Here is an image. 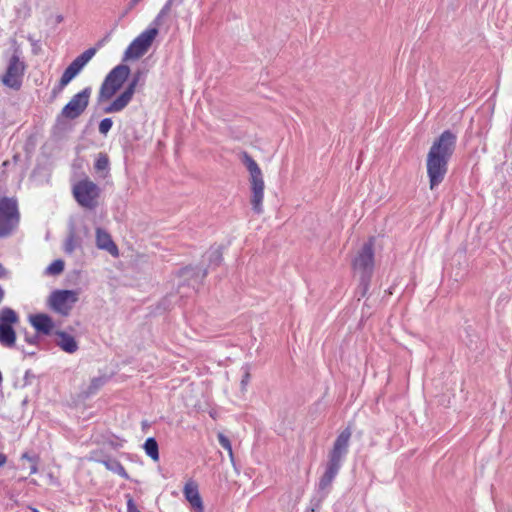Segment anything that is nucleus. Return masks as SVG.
Returning <instances> with one entry per match:
<instances>
[{"mask_svg":"<svg viewBox=\"0 0 512 512\" xmlns=\"http://www.w3.org/2000/svg\"><path fill=\"white\" fill-rule=\"evenodd\" d=\"M457 136L451 130L443 131L432 143L426 159L430 189L433 190L444 180L448 163L456 148Z\"/></svg>","mask_w":512,"mask_h":512,"instance_id":"nucleus-1","label":"nucleus"},{"mask_svg":"<svg viewBox=\"0 0 512 512\" xmlns=\"http://www.w3.org/2000/svg\"><path fill=\"white\" fill-rule=\"evenodd\" d=\"M352 432L350 427L345 428L336 438L332 450L329 452V459L323 475L318 483V490L321 497L318 502H321L328 494L329 488L337 476L342 460L348 453L349 441Z\"/></svg>","mask_w":512,"mask_h":512,"instance_id":"nucleus-2","label":"nucleus"},{"mask_svg":"<svg viewBox=\"0 0 512 512\" xmlns=\"http://www.w3.org/2000/svg\"><path fill=\"white\" fill-rule=\"evenodd\" d=\"M242 162L250 174L251 206L256 214L263 213L264 179L257 162L247 153L243 152Z\"/></svg>","mask_w":512,"mask_h":512,"instance_id":"nucleus-3","label":"nucleus"},{"mask_svg":"<svg viewBox=\"0 0 512 512\" xmlns=\"http://www.w3.org/2000/svg\"><path fill=\"white\" fill-rule=\"evenodd\" d=\"M20 221L17 199L14 197L0 198V238L12 234Z\"/></svg>","mask_w":512,"mask_h":512,"instance_id":"nucleus-4","label":"nucleus"},{"mask_svg":"<svg viewBox=\"0 0 512 512\" xmlns=\"http://www.w3.org/2000/svg\"><path fill=\"white\" fill-rule=\"evenodd\" d=\"M73 196L78 204L86 209L93 210L98 206L101 190L99 186L88 178L78 181L73 186Z\"/></svg>","mask_w":512,"mask_h":512,"instance_id":"nucleus-5","label":"nucleus"},{"mask_svg":"<svg viewBox=\"0 0 512 512\" xmlns=\"http://www.w3.org/2000/svg\"><path fill=\"white\" fill-rule=\"evenodd\" d=\"M158 33L159 30L155 26H150L140 33L125 50L123 61L142 57L149 50Z\"/></svg>","mask_w":512,"mask_h":512,"instance_id":"nucleus-6","label":"nucleus"},{"mask_svg":"<svg viewBox=\"0 0 512 512\" xmlns=\"http://www.w3.org/2000/svg\"><path fill=\"white\" fill-rule=\"evenodd\" d=\"M19 322V316L15 310L10 307H4L0 310V344L11 348L16 342V331L14 325Z\"/></svg>","mask_w":512,"mask_h":512,"instance_id":"nucleus-7","label":"nucleus"},{"mask_svg":"<svg viewBox=\"0 0 512 512\" xmlns=\"http://www.w3.org/2000/svg\"><path fill=\"white\" fill-rule=\"evenodd\" d=\"M25 70L26 64L20 60L18 50H15L9 59L5 74L0 78L2 84L15 91L20 90Z\"/></svg>","mask_w":512,"mask_h":512,"instance_id":"nucleus-8","label":"nucleus"},{"mask_svg":"<svg viewBox=\"0 0 512 512\" xmlns=\"http://www.w3.org/2000/svg\"><path fill=\"white\" fill-rule=\"evenodd\" d=\"M96 52L97 49L95 47H91L77 56L64 70L59 80L58 86L53 90V92L56 93L57 91L64 89V87H66L72 81V79L80 73L84 66L93 58Z\"/></svg>","mask_w":512,"mask_h":512,"instance_id":"nucleus-9","label":"nucleus"},{"mask_svg":"<svg viewBox=\"0 0 512 512\" xmlns=\"http://www.w3.org/2000/svg\"><path fill=\"white\" fill-rule=\"evenodd\" d=\"M77 301L78 293L74 290H55L48 298L50 308L62 316H68Z\"/></svg>","mask_w":512,"mask_h":512,"instance_id":"nucleus-10","label":"nucleus"},{"mask_svg":"<svg viewBox=\"0 0 512 512\" xmlns=\"http://www.w3.org/2000/svg\"><path fill=\"white\" fill-rule=\"evenodd\" d=\"M91 92V87H86L75 94L62 108L60 116L69 120H74L81 116L89 105Z\"/></svg>","mask_w":512,"mask_h":512,"instance_id":"nucleus-11","label":"nucleus"},{"mask_svg":"<svg viewBox=\"0 0 512 512\" xmlns=\"http://www.w3.org/2000/svg\"><path fill=\"white\" fill-rule=\"evenodd\" d=\"M374 237L363 244L353 260V268L360 275L372 276L374 269Z\"/></svg>","mask_w":512,"mask_h":512,"instance_id":"nucleus-12","label":"nucleus"},{"mask_svg":"<svg viewBox=\"0 0 512 512\" xmlns=\"http://www.w3.org/2000/svg\"><path fill=\"white\" fill-rule=\"evenodd\" d=\"M143 72L141 70H137L125 90L108 106H106L103 111L104 113H117L122 111L132 100L133 95L135 93L136 87L142 79Z\"/></svg>","mask_w":512,"mask_h":512,"instance_id":"nucleus-13","label":"nucleus"},{"mask_svg":"<svg viewBox=\"0 0 512 512\" xmlns=\"http://www.w3.org/2000/svg\"><path fill=\"white\" fill-rule=\"evenodd\" d=\"M130 68L125 64L114 67L105 77L104 81L120 89L130 75Z\"/></svg>","mask_w":512,"mask_h":512,"instance_id":"nucleus-14","label":"nucleus"},{"mask_svg":"<svg viewBox=\"0 0 512 512\" xmlns=\"http://www.w3.org/2000/svg\"><path fill=\"white\" fill-rule=\"evenodd\" d=\"M30 323L37 332H40L44 335H49L54 327L52 318L49 315L43 313L30 316Z\"/></svg>","mask_w":512,"mask_h":512,"instance_id":"nucleus-15","label":"nucleus"},{"mask_svg":"<svg viewBox=\"0 0 512 512\" xmlns=\"http://www.w3.org/2000/svg\"><path fill=\"white\" fill-rule=\"evenodd\" d=\"M96 245L99 249L108 251L111 255H118V248L110 234L102 228L96 229Z\"/></svg>","mask_w":512,"mask_h":512,"instance_id":"nucleus-16","label":"nucleus"},{"mask_svg":"<svg viewBox=\"0 0 512 512\" xmlns=\"http://www.w3.org/2000/svg\"><path fill=\"white\" fill-rule=\"evenodd\" d=\"M184 495L193 508V512H204L202 498L197 485L187 483L184 487Z\"/></svg>","mask_w":512,"mask_h":512,"instance_id":"nucleus-17","label":"nucleus"},{"mask_svg":"<svg viewBox=\"0 0 512 512\" xmlns=\"http://www.w3.org/2000/svg\"><path fill=\"white\" fill-rule=\"evenodd\" d=\"M55 334L59 337L57 345L67 353H75L78 350V343L75 338L65 331L58 330Z\"/></svg>","mask_w":512,"mask_h":512,"instance_id":"nucleus-18","label":"nucleus"},{"mask_svg":"<svg viewBox=\"0 0 512 512\" xmlns=\"http://www.w3.org/2000/svg\"><path fill=\"white\" fill-rule=\"evenodd\" d=\"M207 269H199L197 267H185L180 271V277L193 280L194 283L200 282L206 277Z\"/></svg>","mask_w":512,"mask_h":512,"instance_id":"nucleus-19","label":"nucleus"},{"mask_svg":"<svg viewBox=\"0 0 512 512\" xmlns=\"http://www.w3.org/2000/svg\"><path fill=\"white\" fill-rule=\"evenodd\" d=\"M99 462L102 463L106 467V469H108L109 471L118 474L119 476H121L122 478H124L126 480L129 479L128 473L126 472L123 465L117 459L106 458V459L99 460Z\"/></svg>","mask_w":512,"mask_h":512,"instance_id":"nucleus-20","label":"nucleus"},{"mask_svg":"<svg viewBox=\"0 0 512 512\" xmlns=\"http://www.w3.org/2000/svg\"><path fill=\"white\" fill-rule=\"evenodd\" d=\"M143 448L145 453L154 461L159 460V446L154 437H149L146 439Z\"/></svg>","mask_w":512,"mask_h":512,"instance_id":"nucleus-21","label":"nucleus"},{"mask_svg":"<svg viewBox=\"0 0 512 512\" xmlns=\"http://www.w3.org/2000/svg\"><path fill=\"white\" fill-rule=\"evenodd\" d=\"M118 90L119 89H117V87L113 86L109 82L107 83L106 81H103L98 94V102L109 100Z\"/></svg>","mask_w":512,"mask_h":512,"instance_id":"nucleus-22","label":"nucleus"},{"mask_svg":"<svg viewBox=\"0 0 512 512\" xmlns=\"http://www.w3.org/2000/svg\"><path fill=\"white\" fill-rule=\"evenodd\" d=\"M78 246L75 232L73 230L70 231L69 235L67 236L65 243H64V251L67 254H72L76 247Z\"/></svg>","mask_w":512,"mask_h":512,"instance_id":"nucleus-23","label":"nucleus"},{"mask_svg":"<svg viewBox=\"0 0 512 512\" xmlns=\"http://www.w3.org/2000/svg\"><path fill=\"white\" fill-rule=\"evenodd\" d=\"M218 441H219V444L221 445V447L228 452L231 461L234 462V454H233L232 445H231L229 438L227 436H225L223 433H219Z\"/></svg>","mask_w":512,"mask_h":512,"instance_id":"nucleus-24","label":"nucleus"},{"mask_svg":"<svg viewBox=\"0 0 512 512\" xmlns=\"http://www.w3.org/2000/svg\"><path fill=\"white\" fill-rule=\"evenodd\" d=\"M94 168L97 172L108 170L109 158L104 153H99L97 160L95 161Z\"/></svg>","mask_w":512,"mask_h":512,"instance_id":"nucleus-25","label":"nucleus"},{"mask_svg":"<svg viewBox=\"0 0 512 512\" xmlns=\"http://www.w3.org/2000/svg\"><path fill=\"white\" fill-rule=\"evenodd\" d=\"M64 261L57 259L53 261L47 268L46 273L50 275H58L64 270Z\"/></svg>","mask_w":512,"mask_h":512,"instance_id":"nucleus-26","label":"nucleus"},{"mask_svg":"<svg viewBox=\"0 0 512 512\" xmlns=\"http://www.w3.org/2000/svg\"><path fill=\"white\" fill-rule=\"evenodd\" d=\"M371 277L372 276H368L367 274L366 275H360V281H359V286H358V294L361 297H364L367 294V292L369 290V286H370Z\"/></svg>","mask_w":512,"mask_h":512,"instance_id":"nucleus-27","label":"nucleus"},{"mask_svg":"<svg viewBox=\"0 0 512 512\" xmlns=\"http://www.w3.org/2000/svg\"><path fill=\"white\" fill-rule=\"evenodd\" d=\"M106 382L105 377H96L91 380V383L88 387L87 393L94 394L96 393Z\"/></svg>","mask_w":512,"mask_h":512,"instance_id":"nucleus-28","label":"nucleus"},{"mask_svg":"<svg viewBox=\"0 0 512 512\" xmlns=\"http://www.w3.org/2000/svg\"><path fill=\"white\" fill-rule=\"evenodd\" d=\"M172 3H173V0H168L166 2V4L163 6V8L161 9V11L159 12V14L157 15V17L155 18V20L153 21V24L155 25V27H157L158 25H160V20L161 18H163L164 16H166L170 9H171V6H172Z\"/></svg>","mask_w":512,"mask_h":512,"instance_id":"nucleus-29","label":"nucleus"},{"mask_svg":"<svg viewBox=\"0 0 512 512\" xmlns=\"http://www.w3.org/2000/svg\"><path fill=\"white\" fill-rule=\"evenodd\" d=\"M222 260H223L222 252H221V250L219 248H216V249L211 250L209 252V262L211 264H214V265L218 266V265H220Z\"/></svg>","mask_w":512,"mask_h":512,"instance_id":"nucleus-30","label":"nucleus"},{"mask_svg":"<svg viewBox=\"0 0 512 512\" xmlns=\"http://www.w3.org/2000/svg\"><path fill=\"white\" fill-rule=\"evenodd\" d=\"M242 371H243V375L241 378L240 385H241V390L244 391V390H246V386L248 385L250 378H251L250 366L248 364L244 365L242 367Z\"/></svg>","mask_w":512,"mask_h":512,"instance_id":"nucleus-31","label":"nucleus"},{"mask_svg":"<svg viewBox=\"0 0 512 512\" xmlns=\"http://www.w3.org/2000/svg\"><path fill=\"white\" fill-rule=\"evenodd\" d=\"M113 125V122H112V119L111 118H104L101 120V122L99 123V132L102 134V135H106L111 127Z\"/></svg>","mask_w":512,"mask_h":512,"instance_id":"nucleus-32","label":"nucleus"},{"mask_svg":"<svg viewBox=\"0 0 512 512\" xmlns=\"http://www.w3.org/2000/svg\"><path fill=\"white\" fill-rule=\"evenodd\" d=\"M22 459H26L30 462V466H29V474H34L37 472L38 468H37V457L34 456V457H31L29 456L28 453H24L22 455Z\"/></svg>","mask_w":512,"mask_h":512,"instance_id":"nucleus-33","label":"nucleus"},{"mask_svg":"<svg viewBox=\"0 0 512 512\" xmlns=\"http://www.w3.org/2000/svg\"><path fill=\"white\" fill-rule=\"evenodd\" d=\"M127 498V512H141L137 508L133 498L130 495H127Z\"/></svg>","mask_w":512,"mask_h":512,"instance_id":"nucleus-34","label":"nucleus"},{"mask_svg":"<svg viewBox=\"0 0 512 512\" xmlns=\"http://www.w3.org/2000/svg\"><path fill=\"white\" fill-rule=\"evenodd\" d=\"M35 378V375L31 372V370H27L24 375V385H29L32 382V379Z\"/></svg>","mask_w":512,"mask_h":512,"instance_id":"nucleus-35","label":"nucleus"},{"mask_svg":"<svg viewBox=\"0 0 512 512\" xmlns=\"http://www.w3.org/2000/svg\"><path fill=\"white\" fill-rule=\"evenodd\" d=\"M39 336L34 335L32 337H26V341L30 344H36L38 342Z\"/></svg>","mask_w":512,"mask_h":512,"instance_id":"nucleus-36","label":"nucleus"},{"mask_svg":"<svg viewBox=\"0 0 512 512\" xmlns=\"http://www.w3.org/2000/svg\"><path fill=\"white\" fill-rule=\"evenodd\" d=\"M8 272L5 269V267L0 263V279L5 278L7 276Z\"/></svg>","mask_w":512,"mask_h":512,"instance_id":"nucleus-37","label":"nucleus"},{"mask_svg":"<svg viewBox=\"0 0 512 512\" xmlns=\"http://www.w3.org/2000/svg\"><path fill=\"white\" fill-rule=\"evenodd\" d=\"M7 461V457L5 454L0 452V467L4 466Z\"/></svg>","mask_w":512,"mask_h":512,"instance_id":"nucleus-38","label":"nucleus"},{"mask_svg":"<svg viewBox=\"0 0 512 512\" xmlns=\"http://www.w3.org/2000/svg\"><path fill=\"white\" fill-rule=\"evenodd\" d=\"M140 0H131L130 3H129V6H128V10L132 9L133 7L136 6V4L139 2Z\"/></svg>","mask_w":512,"mask_h":512,"instance_id":"nucleus-39","label":"nucleus"},{"mask_svg":"<svg viewBox=\"0 0 512 512\" xmlns=\"http://www.w3.org/2000/svg\"><path fill=\"white\" fill-rule=\"evenodd\" d=\"M4 298V290L0 287V303L2 302Z\"/></svg>","mask_w":512,"mask_h":512,"instance_id":"nucleus-40","label":"nucleus"},{"mask_svg":"<svg viewBox=\"0 0 512 512\" xmlns=\"http://www.w3.org/2000/svg\"><path fill=\"white\" fill-rule=\"evenodd\" d=\"M31 510H32V512H39V510H38V509H36V508H32V507H31Z\"/></svg>","mask_w":512,"mask_h":512,"instance_id":"nucleus-41","label":"nucleus"},{"mask_svg":"<svg viewBox=\"0 0 512 512\" xmlns=\"http://www.w3.org/2000/svg\"><path fill=\"white\" fill-rule=\"evenodd\" d=\"M3 380V377H2V373L0 372V383L2 382Z\"/></svg>","mask_w":512,"mask_h":512,"instance_id":"nucleus-42","label":"nucleus"}]
</instances>
